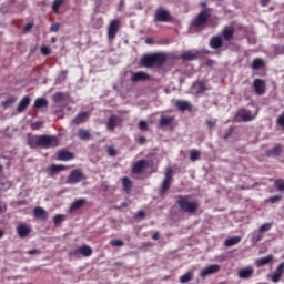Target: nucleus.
Listing matches in <instances>:
<instances>
[{"label": "nucleus", "instance_id": "41", "mask_svg": "<svg viewBox=\"0 0 284 284\" xmlns=\"http://www.w3.org/2000/svg\"><path fill=\"white\" fill-rule=\"evenodd\" d=\"M65 99V94L63 92H57L53 94V101L54 103H61Z\"/></svg>", "mask_w": 284, "mask_h": 284}, {"label": "nucleus", "instance_id": "40", "mask_svg": "<svg viewBox=\"0 0 284 284\" xmlns=\"http://www.w3.org/2000/svg\"><path fill=\"white\" fill-rule=\"evenodd\" d=\"M192 278H194V275L192 273H185L184 275H182L180 277V283H182V284L190 283V281H192Z\"/></svg>", "mask_w": 284, "mask_h": 284}, {"label": "nucleus", "instance_id": "23", "mask_svg": "<svg viewBox=\"0 0 284 284\" xmlns=\"http://www.w3.org/2000/svg\"><path fill=\"white\" fill-rule=\"evenodd\" d=\"M34 217L40 219V221H47L48 220V212H45V209L38 206L33 211Z\"/></svg>", "mask_w": 284, "mask_h": 284}, {"label": "nucleus", "instance_id": "34", "mask_svg": "<svg viewBox=\"0 0 284 284\" xmlns=\"http://www.w3.org/2000/svg\"><path fill=\"white\" fill-rule=\"evenodd\" d=\"M205 82L203 81H197L193 84L194 90H196L197 94H203L207 88L205 87Z\"/></svg>", "mask_w": 284, "mask_h": 284}, {"label": "nucleus", "instance_id": "19", "mask_svg": "<svg viewBox=\"0 0 284 284\" xmlns=\"http://www.w3.org/2000/svg\"><path fill=\"white\" fill-rule=\"evenodd\" d=\"M30 232H32V230L27 224H19L17 226V234L20 236V239H26Z\"/></svg>", "mask_w": 284, "mask_h": 284}, {"label": "nucleus", "instance_id": "31", "mask_svg": "<svg viewBox=\"0 0 284 284\" xmlns=\"http://www.w3.org/2000/svg\"><path fill=\"white\" fill-rule=\"evenodd\" d=\"M283 152V149L281 148V145H276L273 149H270L268 151H266V155L267 156H281Z\"/></svg>", "mask_w": 284, "mask_h": 284}, {"label": "nucleus", "instance_id": "20", "mask_svg": "<svg viewBox=\"0 0 284 284\" xmlns=\"http://www.w3.org/2000/svg\"><path fill=\"white\" fill-rule=\"evenodd\" d=\"M175 108L180 111V112H191L192 110V104H190L187 101H183V100H178L175 102Z\"/></svg>", "mask_w": 284, "mask_h": 284}, {"label": "nucleus", "instance_id": "16", "mask_svg": "<svg viewBox=\"0 0 284 284\" xmlns=\"http://www.w3.org/2000/svg\"><path fill=\"white\" fill-rule=\"evenodd\" d=\"M131 81H133V83H139V81H150V74L143 71L135 72L132 74Z\"/></svg>", "mask_w": 284, "mask_h": 284}, {"label": "nucleus", "instance_id": "64", "mask_svg": "<svg viewBox=\"0 0 284 284\" xmlns=\"http://www.w3.org/2000/svg\"><path fill=\"white\" fill-rule=\"evenodd\" d=\"M51 42L52 43H57V39L53 37V38H51Z\"/></svg>", "mask_w": 284, "mask_h": 284}, {"label": "nucleus", "instance_id": "21", "mask_svg": "<svg viewBox=\"0 0 284 284\" xmlns=\"http://www.w3.org/2000/svg\"><path fill=\"white\" fill-rule=\"evenodd\" d=\"M74 153L65 150L58 151V161H72Z\"/></svg>", "mask_w": 284, "mask_h": 284}, {"label": "nucleus", "instance_id": "13", "mask_svg": "<svg viewBox=\"0 0 284 284\" xmlns=\"http://www.w3.org/2000/svg\"><path fill=\"white\" fill-rule=\"evenodd\" d=\"M237 116H240V119L244 123H247V121H254L256 119V115L252 114V111H250V110L239 111Z\"/></svg>", "mask_w": 284, "mask_h": 284}, {"label": "nucleus", "instance_id": "27", "mask_svg": "<svg viewBox=\"0 0 284 284\" xmlns=\"http://www.w3.org/2000/svg\"><path fill=\"white\" fill-rule=\"evenodd\" d=\"M199 53H194L193 51H186L181 54L182 61H196Z\"/></svg>", "mask_w": 284, "mask_h": 284}, {"label": "nucleus", "instance_id": "57", "mask_svg": "<svg viewBox=\"0 0 284 284\" xmlns=\"http://www.w3.org/2000/svg\"><path fill=\"white\" fill-rule=\"evenodd\" d=\"M34 28V23L30 22L23 28V32H30Z\"/></svg>", "mask_w": 284, "mask_h": 284}, {"label": "nucleus", "instance_id": "46", "mask_svg": "<svg viewBox=\"0 0 284 284\" xmlns=\"http://www.w3.org/2000/svg\"><path fill=\"white\" fill-rule=\"evenodd\" d=\"M110 245H112V247H123V245H125V242H123V240H112L110 242Z\"/></svg>", "mask_w": 284, "mask_h": 284}, {"label": "nucleus", "instance_id": "52", "mask_svg": "<svg viewBox=\"0 0 284 284\" xmlns=\"http://www.w3.org/2000/svg\"><path fill=\"white\" fill-rule=\"evenodd\" d=\"M52 51L50 50V47L43 45L41 47V53L44 54V57H48Z\"/></svg>", "mask_w": 284, "mask_h": 284}, {"label": "nucleus", "instance_id": "28", "mask_svg": "<svg viewBox=\"0 0 284 284\" xmlns=\"http://www.w3.org/2000/svg\"><path fill=\"white\" fill-rule=\"evenodd\" d=\"M28 105H30V97L26 95L22 98V100L20 101L17 108L18 112H26V109L28 108Z\"/></svg>", "mask_w": 284, "mask_h": 284}, {"label": "nucleus", "instance_id": "55", "mask_svg": "<svg viewBox=\"0 0 284 284\" xmlns=\"http://www.w3.org/2000/svg\"><path fill=\"white\" fill-rule=\"evenodd\" d=\"M27 254H29V256H34V254H41V252L39 251V248H33L27 251Z\"/></svg>", "mask_w": 284, "mask_h": 284}, {"label": "nucleus", "instance_id": "63", "mask_svg": "<svg viewBox=\"0 0 284 284\" xmlns=\"http://www.w3.org/2000/svg\"><path fill=\"white\" fill-rule=\"evenodd\" d=\"M6 210H7V206L6 205L1 206V203H0V214H3V212H6Z\"/></svg>", "mask_w": 284, "mask_h": 284}, {"label": "nucleus", "instance_id": "44", "mask_svg": "<svg viewBox=\"0 0 284 284\" xmlns=\"http://www.w3.org/2000/svg\"><path fill=\"white\" fill-rule=\"evenodd\" d=\"M68 79V71H61L57 78V83H63Z\"/></svg>", "mask_w": 284, "mask_h": 284}, {"label": "nucleus", "instance_id": "54", "mask_svg": "<svg viewBox=\"0 0 284 284\" xmlns=\"http://www.w3.org/2000/svg\"><path fill=\"white\" fill-rule=\"evenodd\" d=\"M59 28H61V24L59 23H53L50 27V32H57L59 30Z\"/></svg>", "mask_w": 284, "mask_h": 284}, {"label": "nucleus", "instance_id": "24", "mask_svg": "<svg viewBox=\"0 0 284 284\" xmlns=\"http://www.w3.org/2000/svg\"><path fill=\"white\" fill-rule=\"evenodd\" d=\"M253 274H254V268L252 266H248V267H245V268H241L237 272V276L240 278H250Z\"/></svg>", "mask_w": 284, "mask_h": 284}, {"label": "nucleus", "instance_id": "43", "mask_svg": "<svg viewBox=\"0 0 284 284\" xmlns=\"http://www.w3.org/2000/svg\"><path fill=\"white\" fill-rule=\"evenodd\" d=\"M16 102H17V97H11L2 102V106L10 108V105H12V103H16Z\"/></svg>", "mask_w": 284, "mask_h": 284}, {"label": "nucleus", "instance_id": "10", "mask_svg": "<svg viewBox=\"0 0 284 284\" xmlns=\"http://www.w3.org/2000/svg\"><path fill=\"white\" fill-rule=\"evenodd\" d=\"M220 270L221 266L219 264H211L201 271L200 276L205 278V276H210V274H216Z\"/></svg>", "mask_w": 284, "mask_h": 284}, {"label": "nucleus", "instance_id": "48", "mask_svg": "<svg viewBox=\"0 0 284 284\" xmlns=\"http://www.w3.org/2000/svg\"><path fill=\"white\" fill-rule=\"evenodd\" d=\"M139 130H141V132H148L149 128H148V122H145L144 120H141L138 124Z\"/></svg>", "mask_w": 284, "mask_h": 284}, {"label": "nucleus", "instance_id": "38", "mask_svg": "<svg viewBox=\"0 0 284 284\" xmlns=\"http://www.w3.org/2000/svg\"><path fill=\"white\" fill-rule=\"evenodd\" d=\"M65 3V0H54L52 3V12L59 14V9Z\"/></svg>", "mask_w": 284, "mask_h": 284}, {"label": "nucleus", "instance_id": "22", "mask_svg": "<svg viewBox=\"0 0 284 284\" xmlns=\"http://www.w3.org/2000/svg\"><path fill=\"white\" fill-rule=\"evenodd\" d=\"M272 261H274V255L270 254L265 257L257 258L255 261V265H256V267H263L265 265H270V263H272Z\"/></svg>", "mask_w": 284, "mask_h": 284}, {"label": "nucleus", "instance_id": "4", "mask_svg": "<svg viewBox=\"0 0 284 284\" xmlns=\"http://www.w3.org/2000/svg\"><path fill=\"white\" fill-rule=\"evenodd\" d=\"M88 178L85 176V174H83V171H81V169H75L69 174L67 183L69 185H77V183H81V181H85Z\"/></svg>", "mask_w": 284, "mask_h": 284}, {"label": "nucleus", "instance_id": "2", "mask_svg": "<svg viewBox=\"0 0 284 284\" xmlns=\"http://www.w3.org/2000/svg\"><path fill=\"white\" fill-rule=\"evenodd\" d=\"M168 61V54L165 53H152L144 55L141 63L144 68H161Z\"/></svg>", "mask_w": 284, "mask_h": 284}, {"label": "nucleus", "instance_id": "1", "mask_svg": "<svg viewBox=\"0 0 284 284\" xmlns=\"http://www.w3.org/2000/svg\"><path fill=\"white\" fill-rule=\"evenodd\" d=\"M31 150L36 148H42L43 150H50V148H59V139L55 135H34L27 140Z\"/></svg>", "mask_w": 284, "mask_h": 284}, {"label": "nucleus", "instance_id": "12", "mask_svg": "<svg viewBox=\"0 0 284 284\" xmlns=\"http://www.w3.org/2000/svg\"><path fill=\"white\" fill-rule=\"evenodd\" d=\"M283 273H284V262L278 264V266L275 270V273L271 276V281L273 283H280L281 277L283 276Z\"/></svg>", "mask_w": 284, "mask_h": 284}, {"label": "nucleus", "instance_id": "11", "mask_svg": "<svg viewBox=\"0 0 284 284\" xmlns=\"http://www.w3.org/2000/svg\"><path fill=\"white\" fill-rule=\"evenodd\" d=\"M92 252L93 251H92V247H90V245L83 244L79 248L73 250L72 254H74V255L81 254V256L88 257L92 254Z\"/></svg>", "mask_w": 284, "mask_h": 284}, {"label": "nucleus", "instance_id": "62", "mask_svg": "<svg viewBox=\"0 0 284 284\" xmlns=\"http://www.w3.org/2000/svg\"><path fill=\"white\" fill-rule=\"evenodd\" d=\"M145 43H146L148 45H152V43H154V39H152V38H146V39H145Z\"/></svg>", "mask_w": 284, "mask_h": 284}, {"label": "nucleus", "instance_id": "47", "mask_svg": "<svg viewBox=\"0 0 284 284\" xmlns=\"http://www.w3.org/2000/svg\"><path fill=\"white\" fill-rule=\"evenodd\" d=\"M275 186L278 192H284V180L280 179L275 181Z\"/></svg>", "mask_w": 284, "mask_h": 284}, {"label": "nucleus", "instance_id": "15", "mask_svg": "<svg viewBox=\"0 0 284 284\" xmlns=\"http://www.w3.org/2000/svg\"><path fill=\"white\" fill-rule=\"evenodd\" d=\"M222 39H224V41H232L234 39V27H224V29L222 30Z\"/></svg>", "mask_w": 284, "mask_h": 284}, {"label": "nucleus", "instance_id": "39", "mask_svg": "<svg viewBox=\"0 0 284 284\" xmlns=\"http://www.w3.org/2000/svg\"><path fill=\"white\" fill-rule=\"evenodd\" d=\"M48 105V100L43 99V98H38L34 102V108H45Z\"/></svg>", "mask_w": 284, "mask_h": 284}, {"label": "nucleus", "instance_id": "26", "mask_svg": "<svg viewBox=\"0 0 284 284\" xmlns=\"http://www.w3.org/2000/svg\"><path fill=\"white\" fill-rule=\"evenodd\" d=\"M85 203H88V201L85 199H79V200H75L70 209H69V212H77V210H81V207H83V205H85Z\"/></svg>", "mask_w": 284, "mask_h": 284}, {"label": "nucleus", "instance_id": "14", "mask_svg": "<svg viewBox=\"0 0 284 284\" xmlns=\"http://www.w3.org/2000/svg\"><path fill=\"white\" fill-rule=\"evenodd\" d=\"M209 45L212 48V50H219V48H223V38L221 36L212 37L210 39Z\"/></svg>", "mask_w": 284, "mask_h": 284}, {"label": "nucleus", "instance_id": "17", "mask_svg": "<svg viewBox=\"0 0 284 284\" xmlns=\"http://www.w3.org/2000/svg\"><path fill=\"white\" fill-rule=\"evenodd\" d=\"M90 116V112H80L72 121V125H81V123H85L88 118Z\"/></svg>", "mask_w": 284, "mask_h": 284}, {"label": "nucleus", "instance_id": "29", "mask_svg": "<svg viewBox=\"0 0 284 284\" xmlns=\"http://www.w3.org/2000/svg\"><path fill=\"white\" fill-rule=\"evenodd\" d=\"M65 170H68V168L63 164H52L49 168V174L52 176V174H55V172H63Z\"/></svg>", "mask_w": 284, "mask_h": 284}, {"label": "nucleus", "instance_id": "25", "mask_svg": "<svg viewBox=\"0 0 284 284\" xmlns=\"http://www.w3.org/2000/svg\"><path fill=\"white\" fill-rule=\"evenodd\" d=\"M118 122H119V118L116 115L109 116L106 121V130H109V132H114V130L116 129Z\"/></svg>", "mask_w": 284, "mask_h": 284}, {"label": "nucleus", "instance_id": "8", "mask_svg": "<svg viewBox=\"0 0 284 284\" xmlns=\"http://www.w3.org/2000/svg\"><path fill=\"white\" fill-rule=\"evenodd\" d=\"M253 89H254L255 94H257V97H263V94H265V92L267 90L265 80L255 79L253 81Z\"/></svg>", "mask_w": 284, "mask_h": 284}, {"label": "nucleus", "instance_id": "36", "mask_svg": "<svg viewBox=\"0 0 284 284\" xmlns=\"http://www.w3.org/2000/svg\"><path fill=\"white\" fill-rule=\"evenodd\" d=\"M78 136H79V139H81L82 141H90V139L92 138V135L90 134V131L84 130V129H80V130H79Z\"/></svg>", "mask_w": 284, "mask_h": 284}, {"label": "nucleus", "instance_id": "60", "mask_svg": "<svg viewBox=\"0 0 284 284\" xmlns=\"http://www.w3.org/2000/svg\"><path fill=\"white\" fill-rule=\"evenodd\" d=\"M206 125H209V128H214V125H216V122H214L212 120H207Z\"/></svg>", "mask_w": 284, "mask_h": 284}, {"label": "nucleus", "instance_id": "18", "mask_svg": "<svg viewBox=\"0 0 284 284\" xmlns=\"http://www.w3.org/2000/svg\"><path fill=\"white\" fill-rule=\"evenodd\" d=\"M145 168H148V161L140 160L134 163V165L132 168V172H133V174H141V172H143L145 170Z\"/></svg>", "mask_w": 284, "mask_h": 284}, {"label": "nucleus", "instance_id": "30", "mask_svg": "<svg viewBox=\"0 0 284 284\" xmlns=\"http://www.w3.org/2000/svg\"><path fill=\"white\" fill-rule=\"evenodd\" d=\"M252 70H263L265 68V61L261 58H255L251 65Z\"/></svg>", "mask_w": 284, "mask_h": 284}, {"label": "nucleus", "instance_id": "56", "mask_svg": "<svg viewBox=\"0 0 284 284\" xmlns=\"http://www.w3.org/2000/svg\"><path fill=\"white\" fill-rule=\"evenodd\" d=\"M136 141H138V143L140 144V145H144V143H148V139H145V136H139L138 139H136Z\"/></svg>", "mask_w": 284, "mask_h": 284}, {"label": "nucleus", "instance_id": "37", "mask_svg": "<svg viewBox=\"0 0 284 284\" xmlns=\"http://www.w3.org/2000/svg\"><path fill=\"white\" fill-rule=\"evenodd\" d=\"M189 154H190V161H192L193 163L201 159V151H199L196 149L190 150Z\"/></svg>", "mask_w": 284, "mask_h": 284}, {"label": "nucleus", "instance_id": "45", "mask_svg": "<svg viewBox=\"0 0 284 284\" xmlns=\"http://www.w3.org/2000/svg\"><path fill=\"white\" fill-rule=\"evenodd\" d=\"M272 230V223H264L260 226L258 232L263 234L264 232H270Z\"/></svg>", "mask_w": 284, "mask_h": 284}, {"label": "nucleus", "instance_id": "9", "mask_svg": "<svg viewBox=\"0 0 284 284\" xmlns=\"http://www.w3.org/2000/svg\"><path fill=\"white\" fill-rule=\"evenodd\" d=\"M119 26H121V21L112 20L108 28V38L112 41L116 39V34L119 32Z\"/></svg>", "mask_w": 284, "mask_h": 284}, {"label": "nucleus", "instance_id": "5", "mask_svg": "<svg viewBox=\"0 0 284 284\" xmlns=\"http://www.w3.org/2000/svg\"><path fill=\"white\" fill-rule=\"evenodd\" d=\"M210 17L211 14L209 11H201L192 21L193 28H202V26H205V23H207Z\"/></svg>", "mask_w": 284, "mask_h": 284}, {"label": "nucleus", "instance_id": "61", "mask_svg": "<svg viewBox=\"0 0 284 284\" xmlns=\"http://www.w3.org/2000/svg\"><path fill=\"white\" fill-rule=\"evenodd\" d=\"M136 216H139L140 219H145V211H139L136 213Z\"/></svg>", "mask_w": 284, "mask_h": 284}, {"label": "nucleus", "instance_id": "51", "mask_svg": "<svg viewBox=\"0 0 284 284\" xmlns=\"http://www.w3.org/2000/svg\"><path fill=\"white\" fill-rule=\"evenodd\" d=\"M106 152L109 156H116V149L114 146H108Z\"/></svg>", "mask_w": 284, "mask_h": 284}, {"label": "nucleus", "instance_id": "7", "mask_svg": "<svg viewBox=\"0 0 284 284\" xmlns=\"http://www.w3.org/2000/svg\"><path fill=\"white\" fill-rule=\"evenodd\" d=\"M172 14H170V11L165 9H158L155 11L154 21L160 23H170L172 22Z\"/></svg>", "mask_w": 284, "mask_h": 284}, {"label": "nucleus", "instance_id": "6", "mask_svg": "<svg viewBox=\"0 0 284 284\" xmlns=\"http://www.w3.org/2000/svg\"><path fill=\"white\" fill-rule=\"evenodd\" d=\"M172 185V168H168L165 171L164 180L162 181L160 194L163 196V194H168L170 187Z\"/></svg>", "mask_w": 284, "mask_h": 284}, {"label": "nucleus", "instance_id": "50", "mask_svg": "<svg viewBox=\"0 0 284 284\" xmlns=\"http://www.w3.org/2000/svg\"><path fill=\"white\" fill-rule=\"evenodd\" d=\"M232 134H234V126H231L229 131L223 135L224 141H227Z\"/></svg>", "mask_w": 284, "mask_h": 284}, {"label": "nucleus", "instance_id": "53", "mask_svg": "<svg viewBox=\"0 0 284 284\" xmlns=\"http://www.w3.org/2000/svg\"><path fill=\"white\" fill-rule=\"evenodd\" d=\"M283 199V195H274L268 199L270 203H277V201H281Z\"/></svg>", "mask_w": 284, "mask_h": 284}, {"label": "nucleus", "instance_id": "35", "mask_svg": "<svg viewBox=\"0 0 284 284\" xmlns=\"http://www.w3.org/2000/svg\"><path fill=\"white\" fill-rule=\"evenodd\" d=\"M174 121V116H161L160 119V126L161 128H168L172 122Z\"/></svg>", "mask_w": 284, "mask_h": 284}, {"label": "nucleus", "instance_id": "32", "mask_svg": "<svg viewBox=\"0 0 284 284\" xmlns=\"http://www.w3.org/2000/svg\"><path fill=\"white\" fill-rule=\"evenodd\" d=\"M122 185H123L124 192H126V194H130V191L132 190V180H130V178L128 176H124L122 179Z\"/></svg>", "mask_w": 284, "mask_h": 284}, {"label": "nucleus", "instance_id": "59", "mask_svg": "<svg viewBox=\"0 0 284 284\" xmlns=\"http://www.w3.org/2000/svg\"><path fill=\"white\" fill-rule=\"evenodd\" d=\"M159 239H161V233L155 232V233L152 235V240H153V241H159Z\"/></svg>", "mask_w": 284, "mask_h": 284}, {"label": "nucleus", "instance_id": "42", "mask_svg": "<svg viewBox=\"0 0 284 284\" xmlns=\"http://www.w3.org/2000/svg\"><path fill=\"white\" fill-rule=\"evenodd\" d=\"M65 221V215L58 214L53 217L54 225H61Z\"/></svg>", "mask_w": 284, "mask_h": 284}, {"label": "nucleus", "instance_id": "33", "mask_svg": "<svg viewBox=\"0 0 284 284\" xmlns=\"http://www.w3.org/2000/svg\"><path fill=\"white\" fill-rule=\"evenodd\" d=\"M241 241V236H233L225 240L224 244L226 247H232L234 245H239V242Z\"/></svg>", "mask_w": 284, "mask_h": 284}, {"label": "nucleus", "instance_id": "49", "mask_svg": "<svg viewBox=\"0 0 284 284\" xmlns=\"http://www.w3.org/2000/svg\"><path fill=\"white\" fill-rule=\"evenodd\" d=\"M41 128H43V122H41V121L33 122L31 124V130H41Z\"/></svg>", "mask_w": 284, "mask_h": 284}, {"label": "nucleus", "instance_id": "3", "mask_svg": "<svg viewBox=\"0 0 284 284\" xmlns=\"http://www.w3.org/2000/svg\"><path fill=\"white\" fill-rule=\"evenodd\" d=\"M176 199V203L182 212H186V214H196L199 211V204L196 202H190V197L178 195Z\"/></svg>", "mask_w": 284, "mask_h": 284}, {"label": "nucleus", "instance_id": "58", "mask_svg": "<svg viewBox=\"0 0 284 284\" xmlns=\"http://www.w3.org/2000/svg\"><path fill=\"white\" fill-rule=\"evenodd\" d=\"M260 4L262 6V8H267V6H270V0H261Z\"/></svg>", "mask_w": 284, "mask_h": 284}]
</instances>
